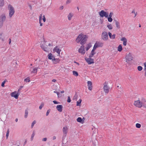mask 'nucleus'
Instances as JSON below:
<instances>
[{
	"instance_id": "nucleus-51",
	"label": "nucleus",
	"mask_w": 146,
	"mask_h": 146,
	"mask_svg": "<svg viewBox=\"0 0 146 146\" xmlns=\"http://www.w3.org/2000/svg\"><path fill=\"white\" fill-rule=\"evenodd\" d=\"M71 1V0H67L66 2V3L67 4H68L70 3Z\"/></svg>"
},
{
	"instance_id": "nucleus-47",
	"label": "nucleus",
	"mask_w": 146,
	"mask_h": 146,
	"mask_svg": "<svg viewBox=\"0 0 146 146\" xmlns=\"http://www.w3.org/2000/svg\"><path fill=\"white\" fill-rule=\"evenodd\" d=\"M3 22L0 21V28L2 27L3 25Z\"/></svg>"
},
{
	"instance_id": "nucleus-14",
	"label": "nucleus",
	"mask_w": 146,
	"mask_h": 146,
	"mask_svg": "<svg viewBox=\"0 0 146 146\" xmlns=\"http://www.w3.org/2000/svg\"><path fill=\"white\" fill-rule=\"evenodd\" d=\"M120 40L121 41H123V44L124 46H126L127 42V39L125 37H123L121 38Z\"/></svg>"
},
{
	"instance_id": "nucleus-31",
	"label": "nucleus",
	"mask_w": 146,
	"mask_h": 146,
	"mask_svg": "<svg viewBox=\"0 0 146 146\" xmlns=\"http://www.w3.org/2000/svg\"><path fill=\"white\" fill-rule=\"evenodd\" d=\"M42 14H41L39 16V23L40 24V23H41V21L42 20Z\"/></svg>"
},
{
	"instance_id": "nucleus-52",
	"label": "nucleus",
	"mask_w": 146,
	"mask_h": 146,
	"mask_svg": "<svg viewBox=\"0 0 146 146\" xmlns=\"http://www.w3.org/2000/svg\"><path fill=\"white\" fill-rule=\"evenodd\" d=\"M53 102L54 103V104H59V103H60V102H58L57 101H55V100H54L53 101Z\"/></svg>"
},
{
	"instance_id": "nucleus-29",
	"label": "nucleus",
	"mask_w": 146,
	"mask_h": 146,
	"mask_svg": "<svg viewBox=\"0 0 146 146\" xmlns=\"http://www.w3.org/2000/svg\"><path fill=\"white\" fill-rule=\"evenodd\" d=\"M35 135V131H33V134H32V135H31V141H33V137Z\"/></svg>"
},
{
	"instance_id": "nucleus-4",
	"label": "nucleus",
	"mask_w": 146,
	"mask_h": 146,
	"mask_svg": "<svg viewBox=\"0 0 146 146\" xmlns=\"http://www.w3.org/2000/svg\"><path fill=\"white\" fill-rule=\"evenodd\" d=\"M99 14L100 17H105L106 18H107L108 16V12H105L104 10H102L99 12Z\"/></svg>"
},
{
	"instance_id": "nucleus-11",
	"label": "nucleus",
	"mask_w": 146,
	"mask_h": 146,
	"mask_svg": "<svg viewBox=\"0 0 146 146\" xmlns=\"http://www.w3.org/2000/svg\"><path fill=\"white\" fill-rule=\"evenodd\" d=\"M78 52L80 53H81L82 54H84L85 53L84 46H81L80 48L79 49Z\"/></svg>"
},
{
	"instance_id": "nucleus-48",
	"label": "nucleus",
	"mask_w": 146,
	"mask_h": 146,
	"mask_svg": "<svg viewBox=\"0 0 146 146\" xmlns=\"http://www.w3.org/2000/svg\"><path fill=\"white\" fill-rule=\"evenodd\" d=\"M115 34H113V35H112L111 36L110 38L111 39H114L115 38Z\"/></svg>"
},
{
	"instance_id": "nucleus-35",
	"label": "nucleus",
	"mask_w": 146,
	"mask_h": 146,
	"mask_svg": "<svg viewBox=\"0 0 146 146\" xmlns=\"http://www.w3.org/2000/svg\"><path fill=\"white\" fill-rule=\"evenodd\" d=\"M24 81L26 82H29L30 81V78L29 77H28L27 78H25L24 80Z\"/></svg>"
},
{
	"instance_id": "nucleus-59",
	"label": "nucleus",
	"mask_w": 146,
	"mask_h": 146,
	"mask_svg": "<svg viewBox=\"0 0 146 146\" xmlns=\"http://www.w3.org/2000/svg\"><path fill=\"white\" fill-rule=\"evenodd\" d=\"M144 65L145 66L144 70H145L146 69V62L144 63Z\"/></svg>"
},
{
	"instance_id": "nucleus-45",
	"label": "nucleus",
	"mask_w": 146,
	"mask_h": 146,
	"mask_svg": "<svg viewBox=\"0 0 146 146\" xmlns=\"http://www.w3.org/2000/svg\"><path fill=\"white\" fill-rule=\"evenodd\" d=\"M138 70L139 71H141L142 69V67L140 66H138L137 67Z\"/></svg>"
},
{
	"instance_id": "nucleus-13",
	"label": "nucleus",
	"mask_w": 146,
	"mask_h": 146,
	"mask_svg": "<svg viewBox=\"0 0 146 146\" xmlns=\"http://www.w3.org/2000/svg\"><path fill=\"white\" fill-rule=\"evenodd\" d=\"M61 51V50L58 48V47L57 46L54 47L53 49L54 52H56L58 55H60Z\"/></svg>"
},
{
	"instance_id": "nucleus-41",
	"label": "nucleus",
	"mask_w": 146,
	"mask_h": 146,
	"mask_svg": "<svg viewBox=\"0 0 146 146\" xmlns=\"http://www.w3.org/2000/svg\"><path fill=\"white\" fill-rule=\"evenodd\" d=\"M108 21L109 22H111L113 20V19L111 17H108Z\"/></svg>"
},
{
	"instance_id": "nucleus-2",
	"label": "nucleus",
	"mask_w": 146,
	"mask_h": 146,
	"mask_svg": "<svg viewBox=\"0 0 146 146\" xmlns=\"http://www.w3.org/2000/svg\"><path fill=\"white\" fill-rule=\"evenodd\" d=\"M8 9L9 10V16L10 18H11L14 14L15 11L13 7L10 4L8 6Z\"/></svg>"
},
{
	"instance_id": "nucleus-20",
	"label": "nucleus",
	"mask_w": 146,
	"mask_h": 146,
	"mask_svg": "<svg viewBox=\"0 0 146 146\" xmlns=\"http://www.w3.org/2000/svg\"><path fill=\"white\" fill-rule=\"evenodd\" d=\"M115 21L116 27L117 29H119L120 28L119 22L116 20H115Z\"/></svg>"
},
{
	"instance_id": "nucleus-43",
	"label": "nucleus",
	"mask_w": 146,
	"mask_h": 146,
	"mask_svg": "<svg viewBox=\"0 0 146 146\" xmlns=\"http://www.w3.org/2000/svg\"><path fill=\"white\" fill-rule=\"evenodd\" d=\"M44 104L43 103H41V105H40V106L39 107V109L40 110H41L42 109V108L44 106Z\"/></svg>"
},
{
	"instance_id": "nucleus-50",
	"label": "nucleus",
	"mask_w": 146,
	"mask_h": 146,
	"mask_svg": "<svg viewBox=\"0 0 146 146\" xmlns=\"http://www.w3.org/2000/svg\"><path fill=\"white\" fill-rule=\"evenodd\" d=\"M131 13H134L135 14L134 17H135L137 15V13H135V11L134 10H133L132 11Z\"/></svg>"
},
{
	"instance_id": "nucleus-33",
	"label": "nucleus",
	"mask_w": 146,
	"mask_h": 146,
	"mask_svg": "<svg viewBox=\"0 0 146 146\" xmlns=\"http://www.w3.org/2000/svg\"><path fill=\"white\" fill-rule=\"evenodd\" d=\"M0 39H1L3 41H4V37L3 36L2 34H0Z\"/></svg>"
},
{
	"instance_id": "nucleus-42",
	"label": "nucleus",
	"mask_w": 146,
	"mask_h": 146,
	"mask_svg": "<svg viewBox=\"0 0 146 146\" xmlns=\"http://www.w3.org/2000/svg\"><path fill=\"white\" fill-rule=\"evenodd\" d=\"M6 82H7V80H4L3 82L1 84V86L3 87H4V84Z\"/></svg>"
},
{
	"instance_id": "nucleus-53",
	"label": "nucleus",
	"mask_w": 146,
	"mask_h": 146,
	"mask_svg": "<svg viewBox=\"0 0 146 146\" xmlns=\"http://www.w3.org/2000/svg\"><path fill=\"white\" fill-rule=\"evenodd\" d=\"M54 93H56L58 95V97H59V95L60 94V93L59 92H57V91H54Z\"/></svg>"
},
{
	"instance_id": "nucleus-18",
	"label": "nucleus",
	"mask_w": 146,
	"mask_h": 146,
	"mask_svg": "<svg viewBox=\"0 0 146 146\" xmlns=\"http://www.w3.org/2000/svg\"><path fill=\"white\" fill-rule=\"evenodd\" d=\"M68 128L67 127H63L62 129L63 132L64 134H65L66 135V134L67 133Z\"/></svg>"
},
{
	"instance_id": "nucleus-16",
	"label": "nucleus",
	"mask_w": 146,
	"mask_h": 146,
	"mask_svg": "<svg viewBox=\"0 0 146 146\" xmlns=\"http://www.w3.org/2000/svg\"><path fill=\"white\" fill-rule=\"evenodd\" d=\"M56 109L59 112H62V110L63 106L62 105H58L57 106Z\"/></svg>"
},
{
	"instance_id": "nucleus-58",
	"label": "nucleus",
	"mask_w": 146,
	"mask_h": 146,
	"mask_svg": "<svg viewBox=\"0 0 146 146\" xmlns=\"http://www.w3.org/2000/svg\"><path fill=\"white\" fill-rule=\"evenodd\" d=\"M47 138H44L42 139V141H46L47 140Z\"/></svg>"
},
{
	"instance_id": "nucleus-55",
	"label": "nucleus",
	"mask_w": 146,
	"mask_h": 146,
	"mask_svg": "<svg viewBox=\"0 0 146 146\" xmlns=\"http://www.w3.org/2000/svg\"><path fill=\"white\" fill-rule=\"evenodd\" d=\"M113 15V13L111 12L109 15V17H112Z\"/></svg>"
},
{
	"instance_id": "nucleus-9",
	"label": "nucleus",
	"mask_w": 146,
	"mask_h": 146,
	"mask_svg": "<svg viewBox=\"0 0 146 146\" xmlns=\"http://www.w3.org/2000/svg\"><path fill=\"white\" fill-rule=\"evenodd\" d=\"M126 62L127 61H130L132 60L133 59V57L131 54L129 53L126 56Z\"/></svg>"
},
{
	"instance_id": "nucleus-21",
	"label": "nucleus",
	"mask_w": 146,
	"mask_h": 146,
	"mask_svg": "<svg viewBox=\"0 0 146 146\" xmlns=\"http://www.w3.org/2000/svg\"><path fill=\"white\" fill-rule=\"evenodd\" d=\"M48 58L50 60H52L54 58V57L53 56V55L51 53H49L48 55Z\"/></svg>"
},
{
	"instance_id": "nucleus-12",
	"label": "nucleus",
	"mask_w": 146,
	"mask_h": 146,
	"mask_svg": "<svg viewBox=\"0 0 146 146\" xmlns=\"http://www.w3.org/2000/svg\"><path fill=\"white\" fill-rule=\"evenodd\" d=\"M6 18L5 14H2L0 16V21L4 22L6 20Z\"/></svg>"
},
{
	"instance_id": "nucleus-49",
	"label": "nucleus",
	"mask_w": 146,
	"mask_h": 146,
	"mask_svg": "<svg viewBox=\"0 0 146 146\" xmlns=\"http://www.w3.org/2000/svg\"><path fill=\"white\" fill-rule=\"evenodd\" d=\"M67 101L68 102L70 103L71 102V100L69 96H68V97L67 100Z\"/></svg>"
},
{
	"instance_id": "nucleus-37",
	"label": "nucleus",
	"mask_w": 146,
	"mask_h": 146,
	"mask_svg": "<svg viewBox=\"0 0 146 146\" xmlns=\"http://www.w3.org/2000/svg\"><path fill=\"white\" fill-rule=\"evenodd\" d=\"M36 121L35 120L31 124V128H32L33 127L34 125L36 123Z\"/></svg>"
},
{
	"instance_id": "nucleus-57",
	"label": "nucleus",
	"mask_w": 146,
	"mask_h": 146,
	"mask_svg": "<svg viewBox=\"0 0 146 146\" xmlns=\"http://www.w3.org/2000/svg\"><path fill=\"white\" fill-rule=\"evenodd\" d=\"M108 35L109 36L110 38L111 37V36H112L111 33L110 32H109L108 33Z\"/></svg>"
},
{
	"instance_id": "nucleus-63",
	"label": "nucleus",
	"mask_w": 146,
	"mask_h": 146,
	"mask_svg": "<svg viewBox=\"0 0 146 146\" xmlns=\"http://www.w3.org/2000/svg\"><path fill=\"white\" fill-rule=\"evenodd\" d=\"M48 46H52L53 44H50V43H49V44H48Z\"/></svg>"
},
{
	"instance_id": "nucleus-25",
	"label": "nucleus",
	"mask_w": 146,
	"mask_h": 146,
	"mask_svg": "<svg viewBox=\"0 0 146 146\" xmlns=\"http://www.w3.org/2000/svg\"><path fill=\"white\" fill-rule=\"evenodd\" d=\"M82 101V100L81 99H79L76 102V106H81V103Z\"/></svg>"
},
{
	"instance_id": "nucleus-1",
	"label": "nucleus",
	"mask_w": 146,
	"mask_h": 146,
	"mask_svg": "<svg viewBox=\"0 0 146 146\" xmlns=\"http://www.w3.org/2000/svg\"><path fill=\"white\" fill-rule=\"evenodd\" d=\"M87 38L86 35L81 33L78 35L76 39V41L77 43H79L80 41V44L83 45L86 43Z\"/></svg>"
},
{
	"instance_id": "nucleus-40",
	"label": "nucleus",
	"mask_w": 146,
	"mask_h": 146,
	"mask_svg": "<svg viewBox=\"0 0 146 146\" xmlns=\"http://www.w3.org/2000/svg\"><path fill=\"white\" fill-rule=\"evenodd\" d=\"M136 127L139 128L141 127V125L140 124L137 123L136 124Z\"/></svg>"
},
{
	"instance_id": "nucleus-62",
	"label": "nucleus",
	"mask_w": 146,
	"mask_h": 146,
	"mask_svg": "<svg viewBox=\"0 0 146 146\" xmlns=\"http://www.w3.org/2000/svg\"><path fill=\"white\" fill-rule=\"evenodd\" d=\"M52 81L53 82H55L56 81V80L55 79H53L52 80Z\"/></svg>"
},
{
	"instance_id": "nucleus-22",
	"label": "nucleus",
	"mask_w": 146,
	"mask_h": 146,
	"mask_svg": "<svg viewBox=\"0 0 146 146\" xmlns=\"http://www.w3.org/2000/svg\"><path fill=\"white\" fill-rule=\"evenodd\" d=\"M94 51V50H92L90 54L89 55V57L92 58L93 56L95 54Z\"/></svg>"
},
{
	"instance_id": "nucleus-15",
	"label": "nucleus",
	"mask_w": 146,
	"mask_h": 146,
	"mask_svg": "<svg viewBox=\"0 0 146 146\" xmlns=\"http://www.w3.org/2000/svg\"><path fill=\"white\" fill-rule=\"evenodd\" d=\"M87 84L88 89L90 90H91L92 88V82L90 81H88L87 82Z\"/></svg>"
},
{
	"instance_id": "nucleus-8",
	"label": "nucleus",
	"mask_w": 146,
	"mask_h": 146,
	"mask_svg": "<svg viewBox=\"0 0 146 146\" xmlns=\"http://www.w3.org/2000/svg\"><path fill=\"white\" fill-rule=\"evenodd\" d=\"M11 96L12 97H14L15 99H18L19 96V94L16 91H15L13 92H12L11 94Z\"/></svg>"
},
{
	"instance_id": "nucleus-26",
	"label": "nucleus",
	"mask_w": 146,
	"mask_h": 146,
	"mask_svg": "<svg viewBox=\"0 0 146 146\" xmlns=\"http://www.w3.org/2000/svg\"><path fill=\"white\" fill-rule=\"evenodd\" d=\"M122 50V48L121 44H120L117 47V50L119 52H121Z\"/></svg>"
},
{
	"instance_id": "nucleus-64",
	"label": "nucleus",
	"mask_w": 146,
	"mask_h": 146,
	"mask_svg": "<svg viewBox=\"0 0 146 146\" xmlns=\"http://www.w3.org/2000/svg\"><path fill=\"white\" fill-rule=\"evenodd\" d=\"M56 139V137L55 136H54L53 137V139H52L53 140H55Z\"/></svg>"
},
{
	"instance_id": "nucleus-61",
	"label": "nucleus",
	"mask_w": 146,
	"mask_h": 146,
	"mask_svg": "<svg viewBox=\"0 0 146 146\" xmlns=\"http://www.w3.org/2000/svg\"><path fill=\"white\" fill-rule=\"evenodd\" d=\"M29 7H30V9L31 10H32V6L31 5V4H29Z\"/></svg>"
},
{
	"instance_id": "nucleus-30",
	"label": "nucleus",
	"mask_w": 146,
	"mask_h": 146,
	"mask_svg": "<svg viewBox=\"0 0 146 146\" xmlns=\"http://www.w3.org/2000/svg\"><path fill=\"white\" fill-rule=\"evenodd\" d=\"M77 97H78V95H77V94H75L74 96V97L73 98V100H75L76 101L77 100Z\"/></svg>"
},
{
	"instance_id": "nucleus-7",
	"label": "nucleus",
	"mask_w": 146,
	"mask_h": 146,
	"mask_svg": "<svg viewBox=\"0 0 146 146\" xmlns=\"http://www.w3.org/2000/svg\"><path fill=\"white\" fill-rule=\"evenodd\" d=\"M107 83L106 82L104 83V92L106 93H108L109 92L110 88L107 85Z\"/></svg>"
},
{
	"instance_id": "nucleus-46",
	"label": "nucleus",
	"mask_w": 146,
	"mask_h": 146,
	"mask_svg": "<svg viewBox=\"0 0 146 146\" xmlns=\"http://www.w3.org/2000/svg\"><path fill=\"white\" fill-rule=\"evenodd\" d=\"M98 47L96 45V44L95 43V44L94 45V47H93V49L92 50H95L96 48Z\"/></svg>"
},
{
	"instance_id": "nucleus-17",
	"label": "nucleus",
	"mask_w": 146,
	"mask_h": 146,
	"mask_svg": "<svg viewBox=\"0 0 146 146\" xmlns=\"http://www.w3.org/2000/svg\"><path fill=\"white\" fill-rule=\"evenodd\" d=\"M53 64H55L59 62L60 60L59 59L55 58H54L52 60Z\"/></svg>"
},
{
	"instance_id": "nucleus-5",
	"label": "nucleus",
	"mask_w": 146,
	"mask_h": 146,
	"mask_svg": "<svg viewBox=\"0 0 146 146\" xmlns=\"http://www.w3.org/2000/svg\"><path fill=\"white\" fill-rule=\"evenodd\" d=\"M102 38L104 40H106L108 38V36L107 33L104 31L103 32L102 34Z\"/></svg>"
},
{
	"instance_id": "nucleus-54",
	"label": "nucleus",
	"mask_w": 146,
	"mask_h": 146,
	"mask_svg": "<svg viewBox=\"0 0 146 146\" xmlns=\"http://www.w3.org/2000/svg\"><path fill=\"white\" fill-rule=\"evenodd\" d=\"M50 110H48L47 111V112L46 113V116H48V115L49 113H50Z\"/></svg>"
},
{
	"instance_id": "nucleus-36",
	"label": "nucleus",
	"mask_w": 146,
	"mask_h": 146,
	"mask_svg": "<svg viewBox=\"0 0 146 146\" xmlns=\"http://www.w3.org/2000/svg\"><path fill=\"white\" fill-rule=\"evenodd\" d=\"M4 5L3 0H0V6H2Z\"/></svg>"
},
{
	"instance_id": "nucleus-38",
	"label": "nucleus",
	"mask_w": 146,
	"mask_h": 146,
	"mask_svg": "<svg viewBox=\"0 0 146 146\" xmlns=\"http://www.w3.org/2000/svg\"><path fill=\"white\" fill-rule=\"evenodd\" d=\"M107 27L108 28V29L110 30L111 29H112V27L111 25V24L108 25Z\"/></svg>"
},
{
	"instance_id": "nucleus-3",
	"label": "nucleus",
	"mask_w": 146,
	"mask_h": 146,
	"mask_svg": "<svg viewBox=\"0 0 146 146\" xmlns=\"http://www.w3.org/2000/svg\"><path fill=\"white\" fill-rule=\"evenodd\" d=\"M143 104V102H141L139 100L135 101L134 103V104L135 106L139 108H141L142 106H144Z\"/></svg>"
},
{
	"instance_id": "nucleus-39",
	"label": "nucleus",
	"mask_w": 146,
	"mask_h": 146,
	"mask_svg": "<svg viewBox=\"0 0 146 146\" xmlns=\"http://www.w3.org/2000/svg\"><path fill=\"white\" fill-rule=\"evenodd\" d=\"M9 129H8L7 130V132L6 133V137L7 138V139L8 138L9 135Z\"/></svg>"
},
{
	"instance_id": "nucleus-44",
	"label": "nucleus",
	"mask_w": 146,
	"mask_h": 146,
	"mask_svg": "<svg viewBox=\"0 0 146 146\" xmlns=\"http://www.w3.org/2000/svg\"><path fill=\"white\" fill-rule=\"evenodd\" d=\"M23 86H20L19 89L18 90V91L17 92L18 93H19L20 94V91L21 90L22 88H23Z\"/></svg>"
},
{
	"instance_id": "nucleus-28",
	"label": "nucleus",
	"mask_w": 146,
	"mask_h": 146,
	"mask_svg": "<svg viewBox=\"0 0 146 146\" xmlns=\"http://www.w3.org/2000/svg\"><path fill=\"white\" fill-rule=\"evenodd\" d=\"M28 110L26 109L25 110V116H24L25 117V118H27V116H28Z\"/></svg>"
},
{
	"instance_id": "nucleus-56",
	"label": "nucleus",
	"mask_w": 146,
	"mask_h": 146,
	"mask_svg": "<svg viewBox=\"0 0 146 146\" xmlns=\"http://www.w3.org/2000/svg\"><path fill=\"white\" fill-rule=\"evenodd\" d=\"M42 17H43L42 20L44 22H45L46 21V18L45 17V16L44 15H43V16H42Z\"/></svg>"
},
{
	"instance_id": "nucleus-19",
	"label": "nucleus",
	"mask_w": 146,
	"mask_h": 146,
	"mask_svg": "<svg viewBox=\"0 0 146 146\" xmlns=\"http://www.w3.org/2000/svg\"><path fill=\"white\" fill-rule=\"evenodd\" d=\"M37 68H31L30 69L31 72L32 73H36L37 72Z\"/></svg>"
},
{
	"instance_id": "nucleus-32",
	"label": "nucleus",
	"mask_w": 146,
	"mask_h": 146,
	"mask_svg": "<svg viewBox=\"0 0 146 146\" xmlns=\"http://www.w3.org/2000/svg\"><path fill=\"white\" fill-rule=\"evenodd\" d=\"M73 74L74 76H76L78 75V73L75 71H73Z\"/></svg>"
},
{
	"instance_id": "nucleus-60",
	"label": "nucleus",
	"mask_w": 146,
	"mask_h": 146,
	"mask_svg": "<svg viewBox=\"0 0 146 146\" xmlns=\"http://www.w3.org/2000/svg\"><path fill=\"white\" fill-rule=\"evenodd\" d=\"M63 8H64L63 6H61L60 7L59 9L60 10H62L63 9Z\"/></svg>"
},
{
	"instance_id": "nucleus-24",
	"label": "nucleus",
	"mask_w": 146,
	"mask_h": 146,
	"mask_svg": "<svg viewBox=\"0 0 146 146\" xmlns=\"http://www.w3.org/2000/svg\"><path fill=\"white\" fill-rule=\"evenodd\" d=\"M92 45L90 44H89L87 45L86 47V51H88L89 49L91 47Z\"/></svg>"
},
{
	"instance_id": "nucleus-27",
	"label": "nucleus",
	"mask_w": 146,
	"mask_h": 146,
	"mask_svg": "<svg viewBox=\"0 0 146 146\" xmlns=\"http://www.w3.org/2000/svg\"><path fill=\"white\" fill-rule=\"evenodd\" d=\"M72 16L73 15L71 13H70L68 16V20H70Z\"/></svg>"
},
{
	"instance_id": "nucleus-34",
	"label": "nucleus",
	"mask_w": 146,
	"mask_h": 146,
	"mask_svg": "<svg viewBox=\"0 0 146 146\" xmlns=\"http://www.w3.org/2000/svg\"><path fill=\"white\" fill-rule=\"evenodd\" d=\"M77 121L79 122H81L82 121V119L81 117H79L77 119Z\"/></svg>"
},
{
	"instance_id": "nucleus-23",
	"label": "nucleus",
	"mask_w": 146,
	"mask_h": 146,
	"mask_svg": "<svg viewBox=\"0 0 146 146\" xmlns=\"http://www.w3.org/2000/svg\"><path fill=\"white\" fill-rule=\"evenodd\" d=\"M96 44L97 46L98 47H102L103 46V43L102 42H98L95 43Z\"/></svg>"
},
{
	"instance_id": "nucleus-10",
	"label": "nucleus",
	"mask_w": 146,
	"mask_h": 146,
	"mask_svg": "<svg viewBox=\"0 0 146 146\" xmlns=\"http://www.w3.org/2000/svg\"><path fill=\"white\" fill-rule=\"evenodd\" d=\"M85 60L89 64H91L94 63V59L91 58H85Z\"/></svg>"
},
{
	"instance_id": "nucleus-6",
	"label": "nucleus",
	"mask_w": 146,
	"mask_h": 146,
	"mask_svg": "<svg viewBox=\"0 0 146 146\" xmlns=\"http://www.w3.org/2000/svg\"><path fill=\"white\" fill-rule=\"evenodd\" d=\"M40 46L41 48L44 51L46 52H48V49L47 47V46L46 45L45 43L42 44H41Z\"/></svg>"
}]
</instances>
